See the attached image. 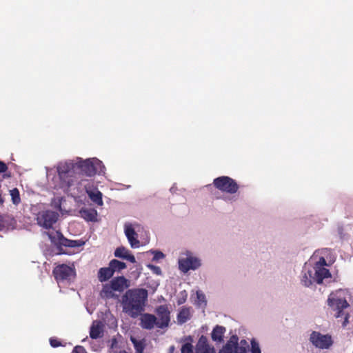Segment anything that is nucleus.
Masks as SVG:
<instances>
[{
	"mask_svg": "<svg viewBox=\"0 0 353 353\" xmlns=\"http://www.w3.org/2000/svg\"><path fill=\"white\" fill-rule=\"evenodd\" d=\"M148 291L143 288L130 289L122 296L123 312L131 318H137L145 310Z\"/></svg>",
	"mask_w": 353,
	"mask_h": 353,
	"instance_id": "f03ea898",
	"label": "nucleus"
},
{
	"mask_svg": "<svg viewBox=\"0 0 353 353\" xmlns=\"http://www.w3.org/2000/svg\"><path fill=\"white\" fill-rule=\"evenodd\" d=\"M148 268L152 270L155 274H161V270L159 267L156 266L154 265L149 264L148 265Z\"/></svg>",
	"mask_w": 353,
	"mask_h": 353,
	"instance_id": "473e14b6",
	"label": "nucleus"
},
{
	"mask_svg": "<svg viewBox=\"0 0 353 353\" xmlns=\"http://www.w3.org/2000/svg\"><path fill=\"white\" fill-rule=\"evenodd\" d=\"M181 353H193L192 345L190 343H185L182 345Z\"/></svg>",
	"mask_w": 353,
	"mask_h": 353,
	"instance_id": "7c9ffc66",
	"label": "nucleus"
},
{
	"mask_svg": "<svg viewBox=\"0 0 353 353\" xmlns=\"http://www.w3.org/2000/svg\"><path fill=\"white\" fill-rule=\"evenodd\" d=\"M110 285L114 292L121 293L130 287V281L123 276H119L113 278L110 281Z\"/></svg>",
	"mask_w": 353,
	"mask_h": 353,
	"instance_id": "9b49d317",
	"label": "nucleus"
},
{
	"mask_svg": "<svg viewBox=\"0 0 353 353\" xmlns=\"http://www.w3.org/2000/svg\"><path fill=\"white\" fill-rule=\"evenodd\" d=\"M234 350L228 345H225L219 352V353H233Z\"/></svg>",
	"mask_w": 353,
	"mask_h": 353,
	"instance_id": "72a5a7b5",
	"label": "nucleus"
},
{
	"mask_svg": "<svg viewBox=\"0 0 353 353\" xmlns=\"http://www.w3.org/2000/svg\"><path fill=\"white\" fill-rule=\"evenodd\" d=\"M179 269L184 273L188 272L190 270H196L200 265L201 263L199 259L196 257L189 256L185 259H181L179 261Z\"/></svg>",
	"mask_w": 353,
	"mask_h": 353,
	"instance_id": "9d476101",
	"label": "nucleus"
},
{
	"mask_svg": "<svg viewBox=\"0 0 353 353\" xmlns=\"http://www.w3.org/2000/svg\"><path fill=\"white\" fill-rule=\"evenodd\" d=\"M72 353H88L83 346H76Z\"/></svg>",
	"mask_w": 353,
	"mask_h": 353,
	"instance_id": "f704fd0d",
	"label": "nucleus"
},
{
	"mask_svg": "<svg viewBox=\"0 0 353 353\" xmlns=\"http://www.w3.org/2000/svg\"><path fill=\"white\" fill-rule=\"evenodd\" d=\"M238 341H239L238 336L236 335H232L230 338V340L226 343L225 345H228V346L230 347L231 349L234 350L236 349V347H239Z\"/></svg>",
	"mask_w": 353,
	"mask_h": 353,
	"instance_id": "cd10ccee",
	"label": "nucleus"
},
{
	"mask_svg": "<svg viewBox=\"0 0 353 353\" xmlns=\"http://www.w3.org/2000/svg\"><path fill=\"white\" fill-rule=\"evenodd\" d=\"M234 352L235 353H247L246 349L244 347H236Z\"/></svg>",
	"mask_w": 353,
	"mask_h": 353,
	"instance_id": "58836bf2",
	"label": "nucleus"
},
{
	"mask_svg": "<svg viewBox=\"0 0 353 353\" xmlns=\"http://www.w3.org/2000/svg\"><path fill=\"white\" fill-rule=\"evenodd\" d=\"M57 179H58V181H57V183L54 185V189H57V190H58V189H57V188H55V187H56V185H57L59 183V182H60V180H59V176H58L57 178H55V180H57Z\"/></svg>",
	"mask_w": 353,
	"mask_h": 353,
	"instance_id": "37998d69",
	"label": "nucleus"
},
{
	"mask_svg": "<svg viewBox=\"0 0 353 353\" xmlns=\"http://www.w3.org/2000/svg\"><path fill=\"white\" fill-rule=\"evenodd\" d=\"M150 252L154 255L152 258V261H157L165 258V254L161 251L150 250Z\"/></svg>",
	"mask_w": 353,
	"mask_h": 353,
	"instance_id": "c85d7f7f",
	"label": "nucleus"
},
{
	"mask_svg": "<svg viewBox=\"0 0 353 353\" xmlns=\"http://www.w3.org/2000/svg\"><path fill=\"white\" fill-rule=\"evenodd\" d=\"M327 305L332 309L336 311L334 314L336 318H340L344 316V320L342 323L343 327H345L348 324L349 314H345L343 310L349 307V303L345 298L338 297L334 294H331L327 299Z\"/></svg>",
	"mask_w": 353,
	"mask_h": 353,
	"instance_id": "7ed1b4c3",
	"label": "nucleus"
},
{
	"mask_svg": "<svg viewBox=\"0 0 353 353\" xmlns=\"http://www.w3.org/2000/svg\"><path fill=\"white\" fill-rule=\"evenodd\" d=\"M208 341L206 336L202 335L196 344V352H199L205 348L209 347Z\"/></svg>",
	"mask_w": 353,
	"mask_h": 353,
	"instance_id": "393cba45",
	"label": "nucleus"
},
{
	"mask_svg": "<svg viewBox=\"0 0 353 353\" xmlns=\"http://www.w3.org/2000/svg\"><path fill=\"white\" fill-rule=\"evenodd\" d=\"M109 265L112 270L113 272H121L122 270L126 268L127 265L124 262L120 261L117 259H112L110 261Z\"/></svg>",
	"mask_w": 353,
	"mask_h": 353,
	"instance_id": "b1692460",
	"label": "nucleus"
},
{
	"mask_svg": "<svg viewBox=\"0 0 353 353\" xmlns=\"http://www.w3.org/2000/svg\"><path fill=\"white\" fill-rule=\"evenodd\" d=\"M101 166V161L97 159L82 160L77 158L60 162L57 167L60 182L55 188L61 189L63 192L68 193L77 182L78 175L92 176L99 172Z\"/></svg>",
	"mask_w": 353,
	"mask_h": 353,
	"instance_id": "f257e3e1",
	"label": "nucleus"
},
{
	"mask_svg": "<svg viewBox=\"0 0 353 353\" xmlns=\"http://www.w3.org/2000/svg\"><path fill=\"white\" fill-rule=\"evenodd\" d=\"M86 193L93 203L99 206L103 205L102 193L98 189L90 190L86 188Z\"/></svg>",
	"mask_w": 353,
	"mask_h": 353,
	"instance_id": "a211bd4d",
	"label": "nucleus"
},
{
	"mask_svg": "<svg viewBox=\"0 0 353 353\" xmlns=\"http://www.w3.org/2000/svg\"><path fill=\"white\" fill-rule=\"evenodd\" d=\"M241 343H246V341H245V340H242Z\"/></svg>",
	"mask_w": 353,
	"mask_h": 353,
	"instance_id": "a18cd8bd",
	"label": "nucleus"
},
{
	"mask_svg": "<svg viewBox=\"0 0 353 353\" xmlns=\"http://www.w3.org/2000/svg\"><path fill=\"white\" fill-rule=\"evenodd\" d=\"M310 340L315 347L320 349H327L333 343L331 336L324 335L315 331L310 334Z\"/></svg>",
	"mask_w": 353,
	"mask_h": 353,
	"instance_id": "0eeeda50",
	"label": "nucleus"
},
{
	"mask_svg": "<svg viewBox=\"0 0 353 353\" xmlns=\"http://www.w3.org/2000/svg\"><path fill=\"white\" fill-rule=\"evenodd\" d=\"M4 201H5V200L1 194V192H0V205H3L4 203Z\"/></svg>",
	"mask_w": 353,
	"mask_h": 353,
	"instance_id": "79ce46f5",
	"label": "nucleus"
},
{
	"mask_svg": "<svg viewBox=\"0 0 353 353\" xmlns=\"http://www.w3.org/2000/svg\"><path fill=\"white\" fill-rule=\"evenodd\" d=\"M50 344L52 347H58L61 345V341H59L57 339L55 338L50 339Z\"/></svg>",
	"mask_w": 353,
	"mask_h": 353,
	"instance_id": "2f4dec72",
	"label": "nucleus"
},
{
	"mask_svg": "<svg viewBox=\"0 0 353 353\" xmlns=\"http://www.w3.org/2000/svg\"><path fill=\"white\" fill-rule=\"evenodd\" d=\"M114 292L113 289H112L111 285L109 284H105L102 289L101 294L105 298H112L114 296Z\"/></svg>",
	"mask_w": 353,
	"mask_h": 353,
	"instance_id": "bb28decb",
	"label": "nucleus"
},
{
	"mask_svg": "<svg viewBox=\"0 0 353 353\" xmlns=\"http://www.w3.org/2000/svg\"><path fill=\"white\" fill-rule=\"evenodd\" d=\"M59 214L52 210L40 212L37 215V223L46 229H50L57 221Z\"/></svg>",
	"mask_w": 353,
	"mask_h": 353,
	"instance_id": "423d86ee",
	"label": "nucleus"
},
{
	"mask_svg": "<svg viewBox=\"0 0 353 353\" xmlns=\"http://www.w3.org/2000/svg\"><path fill=\"white\" fill-rule=\"evenodd\" d=\"M52 274L57 281H63L70 280L71 276L75 274L74 268L70 267L65 264H61L56 266Z\"/></svg>",
	"mask_w": 353,
	"mask_h": 353,
	"instance_id": "6e6552de",
	"label": "nucleus"
},
{
	"mask_svg": "<svg viewBox=\"0 0 353 353\" xmlns=\"http://www.w3.org/2000/svg\"><path fill=\"white\" fill-rule=\"evenodd\" d=\"M79 214L87 221H97V211L94 208H83L79 210Z\"/></svg>",
	"mask_w": 353,
	"mask_h": 353,
	"instance_id": "f3484780",
	"label": "nucleus"
},
{
	"mask_svg": "<svg viewBox=\"0 0 353 353\" xmlns=\"http://www.w3.org/2000/svg\"><path fill=\"white\" fill-rule=\"evenodd\" d=\"M196 353H215L213 347H207L205 348L199 352H197Z\"/></svg>",
	"mask_w": 353,
	"mask_h": 353,
	"instance_id": "e433bc0d",
	"label": "nucleus"
},
{
	"mask_svg": "<svg viewBox=\"0 0 353 353\" xmlns=\"http://www.w3.org/2000/svg\"><path fill=\"white\" fill-rule=\"evenodd\" d=\"M185 300H186V297L183 298V299H179L177 301V303H178V305H181V304H183V303H185Z\"/></svg>",
	"mask_w": 353,
	"mask_h": 353,
	"instance_id": "a19ab883",
	"label": "nucleus"
},
{
	"mask_svg": "<svg viewBox=\"0 0 353 353\" xmlns=\"http://www.w3.org/2000/svg\"><path fill=\"white\" fill-rule=\"evenodd\" d=\"M156 313L157 314V327L161 329L167 327L169 325L170 321V312L166 305H159L156 309Z\"/></svg>",
	"mask_w": 353,
	"mask_h": 353,
	"instance_id": "1a4fd4ad",
	"label": "nucleus"
},
{
	"mask_svg": "<svg viewBox=\"0 0 353 353\" xmlns=\"http://www.w3.org/2000/svg\"><path fill=\"white\" fill-rule=\"evenodd\" d=\"M326 265L325 259L323 257H321L319 259V261L316 263L315 267H317V266L323 267V265Z\"/></svg>",
	"mask_w": 353,
	"mask_h": 353,
	"instance_id": "4c0bfd02",
	"label": "nucleus"
},
{
	"mask_svg": "<svg viewBox=\"0 0 353 353\" xmlns=\"http://www.w3.org/2000/svg\"><path fill=\"white\" fill-rule=\"evenodd\" d=\"M130 341L134 345L136 353H143L144 349L145 347V341L144 339L138 340L135 337L131 336Z\"/></svg>",
	"mask_w": 353,
	"mask_h": 353,
	"instance_id": "4be33fe9",
	"label": "nucleus"
},
{
	"mask_svg": "<svg viewBox=\"0 0 353 353\" xmlns=\"http://www.w3.org/2000/svg\"><path fill=\"white\" fill-rule=\"evenodd\" d=\"M125 234L132 248L140 246V241L137 239V234L131 224H125Z\"/></svg>",
	"mask_w": 353,
	"mask_h": 353,
	"instance_id": "f8f14e48",
	"label": "nucleus"
},
{
	"mask_svg": "<svg viewBox=\"0 0 353 353\" xmlns=\"http://www.w3.org/2000/svg\"><path fill=\"white\" fill-rule=\"evenodd\" d=\"M213 185L219 190L230 194L236 193L239 188L236 181L228 176L214 179Z\"/></svg>",
	"mask_w": 353,
	"mask_h": 353,
	"instance_id": "20e7f679",
	"label": "nucleus"
},
{
	"mask_svg": "<svg viewBox=\"0 0 353 353\" xmlns=\"http://www.w3.org/2000/svg\"><path fill=\"white\" fill-rule=\"evenodd\" d=\"M114 254L117 258L128 260L132 263H136V259L134 255H132L130 251L123 246L118 247L115 250Z\"/></svg>",
	"mask_w": 353,
	"mask_h": 353,
	"instance_id": "2eb2a0df",
	"label": "nucleus"
},
{
	"mask_svg": "<svg viewBox=\"0 0 353 353\" xmlns=\"http://www.w3.org/2000/svg\"><path fill=\"white\" fill-rule=\"evenodd\" d=\"M5 222H4V219H3V216L0 214V231L3 230V228H5Z\"/></svg>",
	"mask_w": 353,
	"mask_h": 353,
	"instance_id": "ea45409f",
	"label": "nucleus"
},
{
	"mask_svg": "<svg viewBox=\"0 0 353 353\" xmlns=\"http://www.w3.org/2000/svg\"><path fill=\"white\" fill-rule=\"evenodd\" d=\"M114 353H128V352L125 350H120L119 352H115Z\"/></svg>",
	"mask_w": 353,
	"mask_h": 353,
	"instance_id": "c03bdc74",
	"label": "nucleus"
},
{
	"mask_svg": "<svg viewBox=\"0 0 353 353\" xmlns=\"http://www.w3.org/2000/svg\"><path fill=\"white\" fill-rule=\"evenodd\" d=\"M314 269L315 272L313 279L317 283H321L324 279L331 276L329 270L324 267L317 266L315 267Z\"/></svg>",
	"mask_w": 353,
	"mask_h": 353,
	"instance_id": "dca6fc26",
	"label": "nucleus"
},
{
	"mask_svg": "<svg viewBox=\"0 0 353 353\" xmlns=\"http://www.w3.org/2000/svg\"><path fill=\"white\" fill-rule=\"evenodd\" d=\"M225 327L221 325H216L212 332V339L214 341L222 342L223 341V335L225 332Z\"/></svg>",
	"mask_w": 353,
	"mask_h": 353,
	"instance_id": "aec40b11",
	"label": "nucleus"
},
{
	"mask_svg": "<svg viewBox=\"0 0 353 353\" xmlns=\"http://www.w3.org/2000/svg\"><path fill=\"white\" fill-rule=\"evenodd\" d=\"M140 321V325L143 329L152 330L154 326L157 327V318L154 314L148 313L143 314Z\"/></svg>",
	"mask_w": 353,
	"mask_h": 353,
	"instance_id": "ddd939ff",
	"label": "nucleus"
},
{
	"mask_svg": "<svg viewBox=\"0 0 353 353\" xmlns=\"http://www.w3.org/2000/svg\"><path fill=\"white\" fill-rule=\"evenodd\" d=\"M104 325L101 321H94L90 326V336L92 339H97L103 336Z\"/></svg>",
	"mask_w": 353,
	"mask_h": 353,
	"instance_id": "4468645a",
	"label": "nucleus"
},
{
	"mask_svg": "<svg viewBox=\"0 0 353 353\" xmlns=\"http://www.w3.org/2000/svg\"><path fill=\"white\" fill-rule=\"evenodd\" d=\"M51 242L57 247L65 246L68 248H77L81 246L83 243L81 241L70 240L63 236L59 231L55 232H46Z\"/></svg>",
	"mask_w": 353,
	"mask_h": 353,
	"instance_id": "39448f33",
	"label": "nucleus"
},
{
	"mask_svg": "<svg viewBox=\"0 0 353 353\" xmlns=\"http://www.w3.org/2000/svg\"><path fill=\"white\" fill-rule=\"evenodd\" d=\"M114 274L112 270L110 265L105 268H101L98 272V279L101 282H105L109 280Z\"/></svg>",
	"mask_w": 353,
	"mask_h": 353,
	"instance_id": "6ab92c4d",
	"label": "nucleus"
},
{
	"mask_svg": "<svg viewBox=\"0 0 353 353\" xmlns=\"http://www.w3.org/2000/svg\"><path fill=\"white\" fill-rule=\"evenodd\" d=\"M10 194L13 204L18 205L21 202L19 191L17 188L10 190Z\"/></svg>",
	"mask_w": 353,
	"mask_h": 353,
	"instance_id": "a878e982",
	"label": "nucleus"
},
{
	"mask_svg": "<svg viewBox=\"0 0 353 353\" xmlns=\"http://www.w3.org/2000/svg\"><path fill=\"white\" fill-rule=\"evenodd\" d=\"M314 275L312 271L308 270L307 272H304L302 274L301 282L303 285L305 287L310 286L314 281Z\"/></svg>",
	"mask_w": 353,
	"mask_h": 353,
	"instance_id": "5701e85b",
	"label": "nucleus"
},
{
	"mask_svg": "<svg viewBox=\"0 0 353 353\" xmlns=\"http://www.w3.org/2000/svg\"><path fill=\"white\" fill-rule=\"evenodd\" d=\"M191 317L189 307H183L177 314V322L181 325L187 322Z\"/></svg>",
	"mask_w": 353,
	"mask_h": 353,
	"instance_id": "412c9836",
	"label": "nucleus"
},
{
	"mask_svg": "<svg viewBox=\"0 0 353 353\" xmlns=\"http://www.w3.org/2000/svg\"><path fill=\"white\" fill-rule=\"evenodd\" d=\"M8 169V165L3 161H0V173L6 172Z\"/></svg>",
	"mask_w": 353,
	"mask_h": 353,
	"instance_id": "c9c22d12",
	"label": "nucleus"
},
{
	"mask_svg": "<svg viewBox=\"0 0 353 353\" xmlns=\"http://www.w3.org/2000/svg\"><path fill=\"white\" fill-rule=\"evenodd\" d=\"M251 352L252 353H261V349L259 343L255 340L251 341Z\"/></svg>",
	"mask_w": 353,
	"mask_h": 353,
	"instance_id": "c756f323",
	"label": "nucleus"
}]
</instances>
